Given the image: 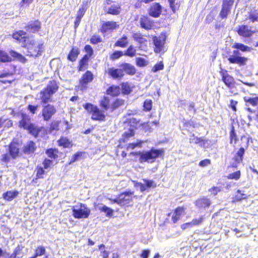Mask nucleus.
I'll list each match as a JSON object with an SVG mask.
<instances>
[{"instance_id":"4d7b16f0","label":"nucleus","mask_w":258,"mask_h":258,"mask_svg":"<svg viewBox=\"0 0 258 258\" xmlns=\"http://www.w3.org/2000/svg\"><path fill=\"white\" fill-rule=\"evenodd\" d=\"M244 101L252 106H256L258 104V96L255 97H244L243 98Z\"/></svg>"},{"instance_id":"2f4dec72","label":"nucleus","mask_w":258,"mask_h":258,"mask_svg":"<svg viewBox=\"0 0 258 258\" xmlns=\"http://www.w3.org/2000/svg\"><path fill=\"white\" fill-rule=\"evenodd\" d=\"M45 154L47 155L48 158L51 160H55L58 159L59 155L62 154L57 148H50L45 150Z\"/></svg>"},{"instance_id":"72a5a7b5","label":"nucleus","mask_w":258,"mask_h":258,"mask_svg":"<svg viewBox=\"0 0 258 258\" xmlns=\"http://www.w3.org/2000/svg\"><path fill=\"white\" fill-rule=\"evenodd\" d=\"M80 50L78 47L72 46L68 54V60L72 62L75 61L77 60L78 56L80 54Z\"/></svg>"},{"instance_id":"b1692460","label":"nucleus","mask_w":258,"mask_h":258,"mask_svg":"<svg viewBox=\"0 0 258 258\" xmlns=\"http://www.w3.org/2000/svg\"><path fill=\"white\" fill-rule=\"evenodd\" d=\"M36 143L32 140L27 141L22 147V152L26 155H32L37 150Z\"/></svg>"},{"instance_id":"a18cd8bd","label":"nucleus","mask_w":258,"mask_h":258,"mask_svg":"<svg viewBox=\"0 0 258 258\" xmlns=\"http://www.w3.org/2000/svg\"><path fill=\"white\" fill-rule=\"evenodd\" d=\"M238 137L235 130V127L233 124L230 126V131L229 132V143L230 144L235 145L237 143Z\"/></svg>"},{"instance_id":"603ef678","label":"nucleus","mask_w":258,"mask_h":258,"mask_svg":"<svg viewBox=\"0 0 258 258\" xmlns=\"http://www.w3.org/2000/svg\"><path fill=\"white\" fill-rule=\"evenodd\" d=\"M247 196L240 190H238L234 196L233 197L234 202H239L242 200L246 199Z\"/></svg>"},{"instance_id":"423d86ee","label":"nucleus","mask_w":258,"mask_h":258,"mask_svg":"<svg viewBox=\"0 0 258 258\" xmlns=\"http://www.w3.org/2000/svg\"><path fill=\"white\" fill-rule=\"evenodd\" d=\"M84 51L86 52V54L83 56L78 62L77 69L79 72L84 71L88 69L89 62L94 54L93 49L89 44L85 45Z\"/></svg>"},{"instance_id":"58836bf2","label":"nucleus","mask_w":258,"mask_h":258,"mask_svg":"<svg viewBox=\"0 0 258 258\" xmlns=\"http://www.w3.org/2000/svg\"><path fill=\"white\" fill-rule=\"evenodd\" d=\"M57 145L59 147H62L63 148H71L73 147L72 141L66 137H60V138L57 141Z\"/></svg>"},{"instance_id":"f03ea898","label":"nucleus","mask_w":258,"mask_h":258,"mask_svg":"<svg viewBox=\"0 0 258 258\" xmlns=\"http://www.w3.org/2000/svg\"><path fill=\"white\" fill-rule=\"evenodd\" d=\"M83 107L92 120L99 122H104L106 120V115L104 113L105 111L101 108L100 109L97 105L87 102L84 103Z\"/></svg>"},{"instance_id":"7c9ffc66","label":"nucleus","mask_w":258,"mask_h":258,"mask_svg":"<svg viewBox=\"0 0 258 258\" xmlns=\"http://www.w3.org/2000/svg\"><path fill=\"white\" fill-rule=\"evenodd\" d=\"M31 123L29 115L24 113H21V119L19 120L18 124L20 128L25 130Z\"/></svg>"},{"instance_id":"39448f33","label":"nucleus","mask_w":258,"mask_h":258,"mask_svg":"<svg viewBox=\"0 0 258 258\" xmlns=\"http://www.w3.org/2000/svg\"><path fill=\"white\" fill-rule=\"evenodd\" d=\"M17 59L22 63H25L27 59L21 53L13 50H10L9 53L3 50H0V62L6 63L11 62L13 59Z\"/></svg>"},{"instance_id":"cd10ccee","label":"nucleus","mask_w":258,"mask_h":258,"mask_svg":"<svg viewBox=\"0 0 258 258\" xmlns=\"http://www.w3.org/2000/svg\"><path fill=\"white\" fill-rule=\"evenodd\" d=\"M107 73L108 75L113 79L120 80L124 76L123 70L114 68L109 69Z\"/></svg>"},{"instance_id":"864d4df0","label":"nucleus","mask_w":258,"mask_h":258,"mask_svg":"<svg viewBox=\"0 0 258 258\" xmlns=\"http://www.w3.org/2000/svg\"><path fill=\"white\" fill-rule=\"evenodd\" d=\"M46 249L44 246L40 245L37 246L34 249V256L37 258L38 256H41L45 253Z\"/></svg>"},{"instance_id":"338daca9","label":"nucleus","mask_w":258,"mask_h":258,"mask_svg":"<svg viewBox=\"0 0 258 258\" xmlns=\"http://www.w3.org/2000/svg\"><path fill=\"white\" fill-rule=\"evenodd\" d=\"M136 64L139 67H144L147 65L148 62L142 57H137L136 58Z\"/></svg>"},{"instance_id":"69168bd1","label":"nucleus","mask_w":258,"mask_h":258,"mask_svg":"<svg viewBox=\"0 0 258 258\" xmlns=\"http://www.w3.org/2000/svg\"><path fill=\"white\" fill-rule=\"evenodd\" d=\"M164 63L163 61H160L156 63L152 69V72L156 73L159 71L163 70L164 69Z\"/></svg>"},{"instance_id":"a211bd4d","label":"nucleus","mask_w":258,"mask_h":258,"mask_svg":"<svg viewBox=\"0 0 258 258\" xmlns=\"http://www.w3.org/2000/svg\"><path fill=\"white\" fill-rule=\"evenodd\" d=\"M24 28L29 33H38L42 30V23L38 19L32 20L25 25Z\"/></svg>"},{"instance_id":"473e14b6","label":"nucleus","mask_w":258,"mask_h":258,"mask_svg":"<svg viewBox=\"0 0 258 258\" xmlns=\"http://www.w3.org/2000/svg\"><path fill=\"white\" fill-rule=\"evenodd\" d=\"M62 123L67 125L66 130L69 129L68 121L61 122V120H53L49 124V131L50 132L58 131L60 130V125Z\"/></svg>"},{"instance_id":"5701e85b","label":"nucleus","mask_w":258,"mask_h":258,"mask_svg":"<svg viewBox=\"0 0 258 258\" xmlns=\"http://www.w3.org/2000/svg\"><path fill=\"white\" fill-rule=\"evenodd\" d=\"M140 27L146 30H150L155 27L154 22L148 16L143 15L140 19Z\"/></svg>"},{"instance_id":"f704fd0d","label":"nucleus","mask_w":258,"mask_h":258,"mask_svg":"<svg viewBox=\"0 0 258 258\" xmlns=\"http://www.w3.org/2000/svg\"><path fill=\"white\" fill-rule=\"evenodd\" d=\"M120 66L122 68V70H123V72H125L128 75L133 76L137 73L136 68L129 63L124 62L121 63Z\"/></svg>"},{"instance_id":"3c124183","label":"nucleus","mask_w":258,"mask_h":258,"mask_svg":"<svg viewBox=\"0 0 258 258\" xmlns=\"http://www.w3.org/2000/svg\"><path fill=\"white\" fill-rule=\"evenodd\" d=\"M248 19L250 22H258V10H253L248 12Z\"/></svg>"},{"instance_id":"052dcab7","label":"nucleus","mask_w":258,"mask_h":258,"mask_svg":"<svg viewBox=\"0 0 258 258\" xmlns=\"http://www.w3.org/2000/svg\"><path fill=\"white\" fill-rule=\"evenodd\" d=\"M232 47L239 49L243 52L250 50V48L248 46L241 43H235L232 46Z\"/></svg>"},{"instance_id":"20e7f679","label":"nucleus","mask_w":258,"mask_h":258,"mask_svg":"<svg viewBox=\"0 0 258 258\" xmlns=\"http://www.w3.org/2000/svg\"><path fill=\"white\" fill-rule=\"evenodd\" d=\"M164 154V150L163 149L152 148L147 151L143 152L141 157L139 158V161L141 163L146 162L152 163L155 161L156 159L163 157Z\"/></svg>"},{"instance_id":"f8f14e48","label":"nucleus","mask_w":258,"mask_h":258,"mask_svg":"<svg viewBox=\"0 0 258 258\" xmlns=\"http://www.w3.org/2000/svg\"><path fill=\"white\" fill-rule=\"evenodd\" d=\"M90 1V0H85L82 2V3L78 10L75 17L74 26L75 29H76L79 26L82 18L84 16L89 8Z\"/></svg>"},{"instance_id":"4c0bfd02","label":"nucleus","mask_w":258,"mask_h":258,"mask_svg":"<svg viewBox=\"0 0 258 258\" xmlns=\"http://www.w3.org/2000/svg\"><path fill=\"white\" fill-rule=\"evenodd\" d=\"M99 104L101 108L104 111L110 109V100L108 96H103L99 101Z\"/></svg>"},{"instance_id":"a19ab883","label":"nucleus","mask_w":258,"mask_h":258,"mask_svg":"<svg viewBox=\"0 0 258 258\" xmlns=\"http://www.w3.org/2000/svg\"><path fill=\"white\" fill-rule=\"evenodd\" d=\"M9 152L13 159H16L19 155V149L15 143H11L9 145Z\"/></svg>"},{"instance_id":"37998d69","label":"nucleus","mask_w":258,"mask_h":258,"mask_svg":"<svg viewBox=\"0 0 258 258\" xmlns=\"http://www.w3.org/2000/svg\"><path fill=\"white\" fill-rule=\"evenodd\" d=\"M127 48L123 51L124 56L129 57H134L137 55V49L136 47L133 44L128 45Z\"/></svg>"},{"instance_id":"ea45409f","label":"nucleus","mask_w":258,"mask_h":258,"mask_svg":"<svg viewBox=\"0 0 258 258\" xmlns=\"http://www.w3.org/2000/svg\"><path fill=\"white\" fill-rule=\"evenodd\" d=\"M245 153V149L243 147H240L236 152L233 157V160L236 164H239L242 162L243 156Z\"/></svg>"},{"instance_id":"4be33fe9","label":"nucleus","mask_w":258,"mask_h":258,"mask_svg":"<svg viewBox=\"0 0 258 258\" xmlns=\"http://www.w3.org/2000/svg\"><path fill=\"white\" fill-rule=\"evenodd\" d=\"M196 207L200 210H205L210 208L211 202L207 197H202L197 199L195 203Z\"/></svg>"},{"instance_id":"4468645a","label":"nucleus","mask_w":258,"mask_h":258,"mask_svg":"<svg viewBox=\"0 0 258 258\" xmlns=\"http://www.w3.org/2000/svg\"><path fill=\"white\" fill-rule=\"evenodd\" d=\"M219 74L221 77V80L224 84L229 89L235 87L236 82L234 78L228 74L227 70L221 68Z\"/></svg>"},{"instance_id":"412c9836","label":"nucleus","mask_w":258,"mask_h":258,"mask_svg":"<svg viewBox=\"0 0 258 258\" xmlns=\"http://www.w3.org/2000/svg\"><path fill=\"white\" fill-rule=\"evenodd\" d=\"M143 180L145 184L142 183L141 182H139L135 180L133 181L134 184V186L135 187H139L140 190L141 192H144L150 188H154L157 187V184L156 182L153 180L144 178L143 179Z\"/></svg>"},{"instance_id":"6ab92c4d","label":"nucleus","mask_w":258,"mask_h":258,"mask_svg":"<svg viewBox=\"0 0 258 258\" xmlns=\"http://www.w3.org/2000/svg\"><path fill=\"white\" fill-rule=\"evenodd\" d=\"M248 59L244 56H240L238 50H234L233 54L231 55L228 58L229 63L232 64H237L239 66H244L246 64Z\"/></svg>"},{"instance_id":"e2e57ef3","label":"nucleus","mask_w":258,"mask_h":258,"mask_svg":"<svg viewBox=\"0 0 258 258\" xmlns=\"http://www.w3.org/2000/svg\"><path fill=\"white\" fill-rule=\"evenodd\" d=\"M170 8L173 13L179 9L180 4L179 2H175V0H168Z\"/></svg>"},{"instance_id":"13d9d810","label":"nucleus","mask_w":258,"mask_h":258,"mask_svg":"<svg viewBox=\"0 0 258 258\" xmlns=\"http://www.w3.org/2000/svg\"><path fill=\"white\" fill-rule=\"evenodd\" d=\"M240 177H241V172L240 170H237L233 173H229L226 176V178L228 179H230V180L234 179L235 180H238V179H239Z\"/></svg>"},{"instance_id":"c03bdc74","label":"nucleus","mask_w":258,"mask_h":258,"mask_svg":"<svg viewBox=\"0 0 258 258\" xmlns=\"http://www.w3.org/2000/svg\"><path fill=\"white\" fill-rule=\"evenodd\" d=\"M35 171L36 173L35 179L36 180L44 178V175L47 174L45 169L40 165H37L36 166Z\"/></svg>"},{"instance_id":"0e129e2a","label":"nucleus","mask_w":258,"mask_h":258,"mask_svg":"<svg viewBox=\"0 0 258 258\" xmlns=\"http://www.w3.org/2000/svg\"><path fill=\"white\" fill-rule=\"evenodd\" d=\"M222 190V188L219 186H213L208 189V191L210 195L213 196H216L219 192Z\"/></svg>"},{"instance_id":"680f3d73","label":"nucleus","mask_w":258,"mask_h":258,"mask_svg":"<svg viewBox=\"0 0 258 258\" xmlns=\"http://www.w3.org/2000/svg\"><path fill=\"white\" fill-rule=\"evenodd\" d=\"M102 41V39L100 35L98 34L93 35L90 39V42L93 45L97 44Z\"/></svg>"},{"instance_id":"79ce46f5","label":"nucleus","mask_w":258,"mask_h":258,"mask_svg":"<svg viewBox=\"0 0 258 258\" xmlns=\"http://www.w3.org/2000/svg\"><path fill=\"white\" fill-rule=\"evenodd\" d=\"M135 132L133 130H129L128 132H125L122 135L121 138L119 140V144L128 142L130 138L135 136Z\"/></svg>"},{"instance_id":"0eeeda50","label":"nucleus","mask_w":258,"mask_h":258,"mask_svg":"<svg viewBox=\"0 0 258 258\" xmlns=\"http://www.w3.org/2000/svg\"><path fill=\"white\" fill-rule=\"evenodd\" d=\"M103 10L105 14L112 16L119 15L122 11L121 4L112 0H106Z\"/></svg>"},{"instance_id":"f257e3e1","label":"nucleus","mask_w":258,"mask_h":258,"mask_svg":"<svg viewBox=\"0 0 258 258\" xmlns=\"http://www.w3.org/2000/svg\"><path fill=\"white\" fill-rule=\"evenodd\" d=\"M27 50L26 55L32 58H37L42 55L45 51V46L43 41H36L31 39L25 47Z\"/></svg>"},{"instance_id":"393cba45","label":"nucleus","mask_w":258,"mask_h":258,"mask_svg":"<svg viewBox=\"0 0 258 258\" xmlns=\"http://www.w3.org/2000/svg\"><path fill=\"white\" fill-rule=\"evenodd\" d=\"M162 12V7L159 3H153L149 8L148 14L153 18L159 17Z\"/></svg>"},{"instance_id":"e433bc0d","label":"nucleus","mask_w":258,"mask_h":258,"mask_svg":"<svg viewBox=\"0 0 258 258\" xmlns=\"http://www.w3.org/2000/svg\"><path fill=\"white\" fill-rule=\"evenodd\" d=\"M27 130L29 134L33 136L35 138L38 137L39 133L41 131V127H39L36 125L34 123H31L25 129Z\"/></svg>"},{"instance_id":"1a4fd4ad","label":"nucleus","mask_w":258,"mask_h":258,"mask_svg":"<svg viewBox=\"0 0 258 258\" xmlns=\"http://www.w3.org/2000/svg\"><path fill=\"white\" fill-rule=\"evenodd\" d=\"M136 197V196H134V191L127 190L120 193L115 199L111 200L113 203L122 206H127L132 202L133 198Z\"/></svg>"},{"instance_id":"c85d7f7f","label":"nucleus","mask_w":258,"mask_h":258,"mask_svg":"<svg viewBox=\"0 0 258 258\" xmlns=\"http://www.w3.org/2000/svg\"><path fill=\"white\" fill-rule=\"evenodd\" d=\"M125 122L130 127V130H133V131L138 129L145 124L144 123H141L140 120H138L133 117L127 118Z\"/></svg>"},{"instance_id":"bf43d9fd","label":"nucleus","mask_w":258,"mask_h":258,"mask_svg":"<svg viewBox=\"0 0 258 258\" xmlns=\"http://www.w3.org/2000/svg\"><path fill=\"white\" fill-rule=\"evenodd\" d=\"M123 56H124L123 54V51L121 50H115L110 55V59L112 60H114Z\"/></svg>"},{"instance_id":"9b49d317","label":"nucleus","mask_w":258,"mask_h":258,"mask_svg":"<svg viewBox=\"0 0 258 258\" xmlns=\"http://www.w3.org/2000/svg\"><path fill=\"white\" fill-rule=\"evenodd\" d=\"M12 38L18 43L21 44L22 47H25L31 40L27 33V31L19 30L14 31L12 35Z\"/></svg>"},{"instance_id":"09e8293b","label":"nucleus","mask_w":258,"mask_h":258,"mask_svg":"<svg viewBox=\"0 0 258 258\" xmlns=\"http://www.w3.org/2000/svg\"><path fill=\"white\" fill-rule=\"evenodd\" d=\"M124 100L120 98L115 99L111 104L110 109L112 111L122 106L124 104Z\"/></svg>"},{"instance_id":"6e6552de","label":"nucleus","mask_w":258,"mask_h":258,"mask_svg":"<svg viewBox=\"0 0 258 258\" xmlns=\"http://www.w3.org/2000/svg\"><path fill=\"white\" fill-rule=\"evenodd\" d=\"M72 215L76 219H87L91 214V210L87 206L79 203L72 207Z\"/></svg>"},{"instance_id":"7ed1b4c3","label":"nucleus","mask_w":258,"mask_h":258,"mask_svg":"<svg viewBox=\"0 0 258 258\" xmlns=\"http://www.w3.org/2000/svg\"><path fill=\"white\" fill-rule=\"evenodd\" d=\"M58 88L59 86L55 80L50 81L40 92L41 103L45 104L52 102V95L58 91Z\"/></svg>"},{"instance_id":"49530a36","label":"nucleus","mask_w":258,"mask_h":258,"mask_svg":"<svg viewBox=\"0 0 258 258\" xmlns=\"http://www.w3.org/2000/svg\"><path fill=\"white\" fill-rule=\"evenodd\" d=\"M121 92L123 95L130 94L133 90V87H132L128 82H123L120 84Z\"/></svg>"},{"instance_id":"774afa93","label":"nucleus","mask_w":258,"mask_h":258,"mask_svg":"<svg viewBox=\"0 0 258 258\" xmlns=\"http://www.w3.org/2000/svg\"><path fill=\"white\" fill-rule=\"evenodd\" d=\"M42 163L43 165L42 167L45 168V169H47L48 168L51 167V165L53 163V161L52 160L48 158H45L43 159Z\"/></svg>"},{"instance_id":"ddd939ff","label":"nucleus","mask_w":258,"mask_h":258,"mask_svg":"<svg viewBox=\"0 0 258 258\" xmlns=\"http://www.w3.org/2000/svg\"><path fill=\"white\" fill-rule=\"evenodd\" d=\"M94 79V75L90 71H86L79 81V86L81 90L84 91L88 88V85Z\"/></svg>"},{"instance_id":"aec40b11","label":"nucleus","mask_w":258,"mask_h":258,"mask_svg":"<svg viewBox=\"0 0 258 258\" xmlns=\"http://www.w3.org/2000/svg\"><path fill=\"white\" fill-rule=\"evenodd\" d=\"M119 25L116 21H105L101 24L99 31L103 34H105L107 32H112L119 28Z\"/></svg>"},{"instance_id":"9d476101","label":"nucleus","mask_w":258,"mask_h":258,"mask_svg":"<svg viewBox=\"0 0 258 258\" xmlns=\"http://www.w3.org/2000/svg\"><path fill=\"white\" fill-rule=\"evenodd\" d=\"M167 37L166 32H162L159 36H154L153 37L154 43V51L156 53H159L161 52H165V44Z\"/></svg>"},{"instance_id":"c9c22d12","label":"nucleus","mask_w":258,"mask_h":258,"mask_svg":"<svg viewBox=\"0 0 258 258\" xmlns=\"http://www.w3.org/2000/svg\"><path fill=\"white\" fill-rule=\"evenodd\" d=\"M120 93V89L118 85H111L106 90V94L111 97H117Z\"/></svg>"},{"instance_id":"a878e982","label":"nucleus","mask_w":258,"mask_h":258,"mask_svg":"<svg viewBox=\"0 0 258 258\" xmlns=\"http://www.w3.org/2000/svg\"><path fill=\"white\" fill-rule=\"evenodd\" d=\"M185 210L186 208L184 206H178L175 208L171 216L172 222L174 224L177 223L181 217L185 214Z\"/></svg>"},{"instance_id":"5fc2aeb1","label":"nucleus","mask_w":258,"mask_h":258,"mask_svg":"<svg viewBox=\"0 0 258 258\" xmlns=\"http://www.w3.org/2000/svg\"><path fill=\"white\" fill-rule=\"evenodd\" d=\"M98 209L101 212L105 213L106 216L109 217H111L114 212L113 210L105 205H103V206L99 207Z\"/></svg>"},{"instance_id":"bb28decb","label":"nucleus","mask_w":258,"mask_h":258,"mask_svg":"<svg viewBox=\"0 0 258 258\" xmlns=\"http://www.w3.org/2000/svg\"><path fill=\"white\" fill-rule=\"evenodd\" d=\"M236 31L239 35L243 37H250L255 33L254 31L251 30L247 25H245L239 26Z\"/></svg>"},{"instance_id":"de8ad7c7","label":"nucleus","mask_w":258,"mask_h":258,"mask_svg":"<svg viewBox=\"0 0 258 258\" xmlns=\"http://www.w3.org/2000/svg\"><path fill=\"white\" fill-rule=\"evenodd\" d=\"M18 195V191L17 190L7 191L3 194V197L5 200L8 201H11L17 197Z\"/></svg>"},{"instance_id":"dca6fc26","label":"nucleus","mask_w":258,"mask_h":258,"mask_svg":"<svg viewBox=\"0 0 258 258\" xmlns=\"http://www.w3.org/2000/svg\"><path fill=\"white\" fill-rule=\"evenodd\" d=\"M234 2V0H222L221 9L219 13V16L221 19H224L228 17Z\"/></svg>"},{"instance_id":"6e6d98bb","label":"nucleus","mask_w":258,"mask_h":258,"mask_svg":"<svg viewBox=\"0 0 258 258\" xmlns=\"http://www.w3.org/2000/svg\"><path fill=\"white\" fill-rule=\"evenodd\" d=\"M153 101L151 99H146L143 103V110L145 112H149L152 109Z\"/></svg>"},{"instance_id":"c756f323","label":"nucleus","mask_w":258,"mask_h":258,"mask_svg":"<svg viewBox=\"0 0 258 258\" xmlns=\"http://www.w3.org/2000/svg\"><path fill=\"white\" fill-rule=\"evenodd\" d=\"M130 43L129 38L125 34H123L114 42V47L124 48Z\"/></svg>"},{"instance_id":"2eb2a0df","label":"nucleus","mask_w":258,"mask_h":258,"mask_svg":"<svg viewBox=\"0 0 258 258\" xmlns=\"http://www.w3.org/2000/svg\"><path fill=\"white\" fill-rule=\"evenodd\" d=\"M132 37L134 41L138 43V48L139 50L145 51L147 50L148 40L145 37L144 35L139 32H135L132 35Z\"/></svg>"},{"instance_id":"8fccbe9b","label":"nucleus","mask_w":258,"mask_h":258,"mask_svg":"<svg viewBox=\"0 0 258 258\" xmlns=\"http://www.w3.org/2000/svg\"><path fill=\"white\" fill-rule=\"evenodd\" d=\"M144 141L141 140H137L136 142L130 143L127 145L125 149L127 151L130 150H134L136 148H142Z\"/></svg>"},{"instance_id":"f3484780","label":"nucleus","mask_w":258,"mask_h":258,"mask_svg":"<svg viewBox=\"0 0 258 258\" xmlns=\"http://www.w3.org/2000/svg\"><path fill=\"white\" fill-rule=\"evenodd\" d=\"M56 110L54 105L50 104H45L42 107L41 115L44 121H49L55 114Z\"/></svg>"}]
</instances>
